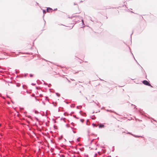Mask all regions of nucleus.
I'll list each match as a JSON object with an SVG mask.
<instances>
[{
  "mask_svg": "<svg viewBox=\"0 0 157 157\" xmlns=\"http://www.w3.org/2000/svg\"><path fill=\"white\" fill-rule=\"evenodd\" d=\"M143 83L145 85L150 86L152 87V86L150 85V84L149 83V82L146 80L143 81Z\"/></svg>",
  "mask_w": 157,
  "mask_h": 157,
  "instance_id": "obj_1",
  "label": "nucleus"
},
{
  "mask_svg": "<svg viewBox=\"0 0 157 157\" xmlns=\"http://www.w3.org/2000/svg\"><path fill=\"white\" fill-rule=\"evenodd\" d=\"M52 10L51 8H48L47 9V11L48 12H49V10Z\"/></svg>",
  "mask_w": 157,
  "mask_h": 157,
  "instance_id": "obj_2",
  "label": "nucleus"
},
{
  "mask_svg": "<svg viewBox=\"0 0 157 157\" xmlns=\"http://www.w3.org/2000/svg\"><path fill=\"white\" fill-rule=\"evenodd\" d=\"M104 127V125L103 124H101L99 126V127L100 128H102V127Z\"/></svg>",
  "mask_w": 157,
  "mask_h": 157,
  "instance_id": "obj_3",
  "label": "nucleus"
},
{
  "mask_svg": "<svg viewBox=\"0 0 157 157\" xmlns=\"http://www.w3.org/2000/svg\"><path fill=\"white\" fill-rule=\"evenodd\" d=\"M43 12L44 13H46V11L44 10H43Z\"/></svg>",
  "mask_w": 157,
  "mask_h": 157,
  "instance_id": "obj_4",
  "label": "nucleus"
},
{
  "mask_svg": "<svg viewBox=\"0 0 157 157\" xmlns=\"http://www.w3.org/2000/svg\"><path fill=\"white\" fill-rule=\"evenodd\" d=\"M82 23L83 24V25L84 24V22H83V20H82Z\"/></svg>",
  "mask_w": 157,
  "mask_h": 157,
  "instance_id": "obj_5",
  "label": "nucleus"
},
{
  "mask_svg": "<svg viewBox=\"0 0 157 157\" xmlns=\"http://www.w3.org/2000/svg\"><path fill=\"white\" fill-rule=\"evenodd\" d=\"M72 131L74 133H75V132L73 130H72Z\"/></svg>",
  "mask_w": 157,
  "mask_h": 157,
  "instance_id": "obj_6",
  "label": "nucleus"
},
{
  "mask_svg": "<svg viewBox=\"0 0 157 157\" xmlns=\"http://www.w3.org/2000/svg\"><path fill=\"white\" fill-rule=\"evenodd\" d=\"M81 121L82 122H83V121H82V120H81Z\"/></svg>",
  "mask_w": 157,
  "mask_h": 157,
  "instance_id": "obj_7",
  "label": "nucleus"
},
{
  "mask_svg": "<svg viewBox=\"0 0 157 157\" xmlns=\"http://www.w3.org/2000/svg\"><path fill=\"white\" fill-rule=\"evenodd\" d=\"M30 77H32V75H30Z\"/></svg>",
  "mask_w": 157,
  "mask_h": 157,
  "instance_id": "obj_8",
  "label": "nucleus"
},
{
  "mask_svg": "<svg viewBox=\"0 0 157 157\" xmlns=\"http://www.w3.org/2000/svg\"><path fill=\"white\" fill-rule=\"evenodd\" d=\"M57 10V9H55V10Z\"/></svg>",
  "mask_w": 157,
  "mask_h": 157,
  "instance_id": "obj_9",
  "label": "nucleus"
},
{
  "mask_svg": "<svg viewBox=\"0 0 157 157\" xmlns=\"http://www.w3.org/2000/svg\"><path fill=\"white\" fill-rule=\"evenodd\" d=\"M1 124H0V126H1Z\"/></svg>",
  "mask_w": 157,
  "mask_h": 157,
  "instance_id": "obj_10",
  "label": "nucleus"
},
{
  "mask_svg": "<svg viewBox=\"0 0 157 157\" xmlns=\"http://www.w3.org/2000/svg\"><path fill=\"white\" fill-rule=\"evenodd\" d=\"M156 125L157 126V124Z\"/></svg>",
  "mask_w": 157,
  "mask_h": 157,
  "instance_id": "obj_11",
  "label": "nucleus"
}]
</instances>
